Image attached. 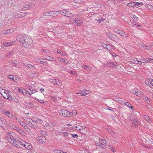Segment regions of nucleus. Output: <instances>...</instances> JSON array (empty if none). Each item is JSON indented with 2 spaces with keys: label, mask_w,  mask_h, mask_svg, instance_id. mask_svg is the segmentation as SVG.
<instances>
[{
  "label": "nucleus",
  "mask_w": 153,
  "mask_h": 153,
  "mask_svg": "<svg viewBox=\"0 0 153 153\" xmlns=\"http://www.w3.org/2000/svg\"><path fill=\"white\" fill-rule=\"evenodd\" d=\"M58 60L60 62H66V59L62 58H58Z\"/></svg>",
  "instance_id": "obj_53"
},
{
  "label": "nucleus",
  "mask_w": 153,
  "mask_h": 153,
  "mask_svg": "<svg viewBox=\"0 0 153 153\" xmlns=\"http://www.w3.org/2000/svg\"><path fill=\"white\" fill-rule=\"evenodd\" d=\"M153 82V79H148L146 80V84L150 87L151 88H153V84L152 82Z\"/></svg>",
  "instance_id": "obj_11"
},
{
  "label": "nucleus",
  "mask_w": 153,
  "mask_h": 153,
  "mask_svg": "<svg viewBox=\"0 0 153 153\" xmlns=\"http://www.w3.org/2000/svg\"><path fill=\"white\" fill-rule=\"evenodd\" d=\"M125 105L131 108L132 109L134 108L128 102H126Z\"/></svg>",
  "instance_id": "obj_51"
},
{
  "label": "nucleus",
  "mask_w": 153,
  "mask_h": 153,
  "mask_svg": "<svg viewBox=\"0 0 153 153\" xmlns=\"http://www.w3.org/2000/svg\"><path fill=\"white\" fill-rule=\"evenodd\" d=\"M53 153H64V152L61 150H54L53 151Z\"/></svg>",
  "instance_id": "obj_52"
},
{
  "label": "nucleus",
  "mask_w": 153,
  "mask_h": 153,
  "mask_svg": "<svg viewBox=\"0 0 153 153\" xmlns=\"http://www.w3.org/2000/svg\"><path fill=\"white\" fill-rule=\"evenodd\" d=\"M27 14L26 12H21L15 14L14 15L16 18H20L25 16Z\"/></svg>",
  "instance_id": "obj_13"
},
{
  "label": "nucleus",
  "mask_w": 153,
  "mask_h": 153,
  "mask_svg": "<svg viewBox=\"0 0 153 153\" xmlns=\"http://www.w3.org/2000/svg\"><path fill=\"white\" fill-rule=\"evenodd\" d=\"M65 15V16L68 17H71L73 16V14L72 13L69 11L66 10Z\"/></svg>",
  "instance_id": "obj_31"
},
{
  "label": "nucleus",
  "mask_w": 153,
  "mask_h": 153,
  "mask_svg": "<svg viewBox=\"0 0 153 153\" xmlns=\"http://www.w3.org/2000/svg\"><path fill=\"white\" fill-rule=\"evenodd\" d=\"M44 59L45 60L47 59L50 61H54V59L53 57L49 56H46L45 58Z\"/></svg>",
  "instance_id": "obj_32"
},
{
  "label": "nucleus",
  "mask_w": 153,
  "mask_h": 153,
  "mask_svg": "<svg viewBox=\"0 0 153 153\" xmlns=\"http://www.w3.org/2000/svg\"><path fill=\"white\" fill-rule=\"evenodd\" d=\"M33 88L32 87L27 86L25 88L24 91H25V93H27L28 94L31 95L32 94L35 93L34 91H33Z\"/></svg>",
  "instance_id": "obj_7"
},
{
  "label": "nucleus",
  "mask_w": 153,
  "mask_h": 153,
  "mask_svg": "<svg viewBox=\"0 0 153 153\" xmlns=\"http://www.w3.org/2000/svg\"><path fill=\"white\" fill-rule=\"evenodd\" d=\"M6 90L4 89H3L1 88H0V92L2 95L3 94H4V92H5Z\"/></svg>",
  "instance_id": "obj_55"
},
{
  "label": "nucleus",
  "mask_w": 153,
  "mask_h": 153,
  "mask_svg": "<svg viewBox=\"0 0 153 153\" xmlns=\"http://www.w3.org/2000/svg\"><path fill=\"white\" fill-rule=\"evenodd\" d=\"M135 2V6L136 7H140L143 5V1L138 2Z\"/></svg>",
  "instance_id": "obj_29"
},
{
  "label": "nucleus",
  "mask_w": 153,
  "mask_h": 153,
  "mask_svg": "<svg viewBox=\"0 0 153 153\" xmlns=\"http://www.w3.org/2000/svg\"><path fill=\"white\" fill-rule=\"evenodd\" d=\"M50 82L51 83H53L54 84H56L57 85H59L61 84V85H62V82L61 81L59 80L54 79H49Z\"/></svg>",
  "instance_id": "obj_14"
},
{
  "label": "nucleus",
  "mask_w": 153,
  "mask_h": 153,
  "mask_svg": "<svg viewBox=\"0 0 153 153\" xmlns=\"http://www.w3.org/2000/svg\"><path fill=\"white\" fill-rule=\"evenodd\" d=\"M142 97L143 99L145 100H148V101H147V102L148 103H149V101L150 102V101L148 100V97L146 96L142 95V97Z\"/></svg>",
  "instance_id": "obj_46"
},
{
  "label": "nucleus",
  "mask_w": 153,
  "mask_h": 153,
  "mask_svg": "<svg viewBox=\"0 0 153 153\" xmlns=\"http://www.w3.org/2000/svg\"><path fill=\"white\" fill-rule=\"evenodd\" d=\"M83 1L82 0H74V2L76 3H82Z\"/></svg>",
  "instance_id": "obj_49"
},
{
  "label": "nucleus",
  "mask_w": 153,
  "mask_h": 153,
  "mask_svg": "<svg viewBox=\"0 0 153 153\" xmlns=\"http://www.w3.org/2000/svg\"><path fill=\"white\" fill-rule=\"evenodd\" d=\"M90 93V91L89 90H83L82 91H79V93L82 96H85L88 94Z\"/></svg>",
  "instance_id": "obj_17"
},
{
  "label": "nucleus",
  "mask_w": 153,
  "mask_h": 153,
  "mask_svg": "<svg viewBox=\"0 0 153 153\" xmlns=\"http://www.w3.org/2000/svg\"><path fill=\"white\" fill-rule=\"evenodd\" d=\"M26 107L27 108L30 109L34 106L33 104V103L31 102H27L26 104Z\"/></svg>",
  "instance_id": "obj_22"
},
{
  "label": "nucleus",
  "mask_w": 153,
  "mask_h": 153,
  "mask_svg": "<svg viewBox=\"0 0 153 153\" xmlns=\"http://www.w3.org/2000/svg\"><path fill=\"white\" fill-rule=\"evenodd\" d=\"M105 19L103 17H100L98 19H96L95 21H97L99 23H101L102 22L105 21Z\"/></svg>",
  "instance_id": "obj_40"
},
{
  "label": "nucleus",
  "mask_w": 153,
  "mask_h": 153,
  "mask_svg": "<svg viewBox=\"0 0 153 153\" xmlns=\"http://www.w3.org/2000/svg\"><path fill=\"white\" fill-rule=\"evenodd\" d=\"M13 118L16 122H18L19 124L21 123L22 121L19 117L14 116V117Z\"/></svg>",
  "instance_id": "obj_26"
},
{
  "label": "nucleus",
  "mask_w": 153,
  "mask_h": 153,
  "mask_svg": "<svg viewBox=\"0 0 153 153\" xmlns=\"http://www.w3.org/2000/svg\"><path fill=\"white\" fill-rule=\"evenodd\" d=\"M58 13V11H52L49 12L50 16H57V13Z\"/></svg>",
  "instance_id": "obj_24"
},
{
  "label": "nucleus",
  "mask_w": 153,
  "mask_h": 153,
  "mask_svg": "<svg viewBox=\"0 0 153 153\" xmlns=\"http://www.w3.org/2000/svg\"><path fill=\"white\" fill-rule=\"evenodd\" d=\"M109 149L113 151V152H115V149L113 147L109 146Z\"/></svg>",
  "instance_id": "obj_59"
},
{
  "label": "nucleus",
  "mask_w": 153,
  "mask_h": 153,
  "mask_svg": "<svg viewBox=\"0 0 153 153\" xmlns=\"http://www.w3.org/2000/svg\"><path fill=\"white\" fill-rule=\"evenodd\" d=\"M28 68H30L31 70H34L35 68V67L31 65V64H30Z\"/></svg>",
  "instance_id": "obj_56"
},
{
  "label": "nucleus",
  "mask_w": 153,
  "mask_h": 153,
  "mask_svg": "<svg viewBox=\"0 0 153 153\" xmlns=\"http://www.w3.org/2000/svg\"><path fill=\"white\" fill-rule=\"evenodd\" d=\"M145 45L144 44L142 43H140L138 44L139 46H140V47H142L143 48H144Z\"/></svg>",
  "instance_id": "obj_62"
},
{
  "label": "nucleus",
  "mask_w": 153,
  "mask_h": 153,
  "mask_svg": "<svg viewBox=\"0 0 153 153\" xmlns=\"http://www.w3.org/2000/svg\"><path fill=\"white\" fill-rule=\"evenodd\" d=\"M119 35L122 36L124 38H126L128 37V34L123 31H121Z\"/></svg>",
  "instance_id": "obj_23"
},
{
  "label": "nucleus",
  "mask_w": 153,
  "mask_h": 153,
  "mask_svg": "<svg viewBox=\"0 0 153 153\" xmlns=\"http://www.w3.org/2000/svg\"><path fill=\"white\" fill-rule=\"evenodd\" d=\"M82 67L86 71L90 70L91 68L90 66L85 65L82 66Z\"/></svg>",
  "instance_id": "obj_35"
},
{
  "label": "nucleus",
  "mask_w": 153,
  "mask_h": 153,
  "mask_svg": "<svg viewBox=\"0 0 153 153\" xmlns=\"http://www.w3.org/2000/svg\"><path fill=\"white\" fill-rule=\"evenodd\" d=\"M59 114L62 117L69 116V111L65 110H62L58 111Z\"/></svg>",
  "instance_id": "obj_9"
},
{
  "label": "nucleus",
  "mask_w": 153,
  "mask_h": 153,
  "mask_svg": "<svg viewBox=\"0 0 153 153\" xmlns=\"http://www.w3.org/2000/svg\"><path fill=\"white\" fill-rule=\"evenodd\" d=\"M42 51L48 54H50L51 53V51H50L46 49H42Z\"/></svg>",
  "instance_id": "obj_42"
},
{
  "label": "nucleus",
  "mask_w": 153,
  "mask_h": 153,
  "mask_svg": "<svg viewBox=\"0 0 153 153\" xmlns=\"http://www.w3.org/2000/svg\"><path fill=\"white\" fill-rule=\"evenodd\" d=\"M15 135L13 132H9L7 133V139L10 143L13 140H15L14 136Z\"/></svg>",
  "instance_id": "obj_5"
},
{
  "label": "nucleus",
  "mask_w": 153,
  "mask_h": 153,
  "mask_svg": "<svg viewBox=\"0 0 153 153\" xmlns=\"http://www.w3.org/2000/svg\"><path fill=\"white\" fill-rule=\"evenodd\" d=\"M61 133L62 135L66 138H70L71 133L70 132H62Z\"/></svg>",
  "instance_id": "obj_20"
},
{
  "label": "nucleus",
  "mask_w": 153,
  "mask_h": 153,
  "mask_svg": "<svg viewBox=\"0 0 153 153\" xmlns=\"http://www.w3.org/2000/svg\"><path fill=\"white\" fill-rule=\"evenodd\" d=\"M2 114L7 116L10 118H13L14 117V115L10 112L4 110L1 111Z\"/></svg>",
  "instance_id": "obj_10"
},
{
  "label": "nucleus",
  "mask_w": 153,
  "mask_h": 153,
  "mask_svg": "<svg viewBox=\"0 0 153 153\" xmlns=\"http://www.w3.org/2000/svg\"><path fill=\"white\" fill-rule=\"evenodd\" d=\"M5 120L4 119L0 118V126L2 127L5 124Z\"/></svg>",
  "instance_id": "obj_37"
},
{
  "label": "nucleus",
  "mask_w": 153,
  "mask_h": 153,
  "mask_svg": "<svg viewBox=\"0 0 153 153\" xmlns=\"http://www.w3.org/2000/svg\"><path fill=\"white\" fill-rule=\"evenodd\" d=\"M45 60L44 59H37L35 60L36 62V63H41L42 64H43L45 62H43L42 61H41V60Z\"/></svg>",
  "instance_id": "obj_39"
},
{
  "label": "nucleus",
  "mask_w": 153,
  "mask_h": 153,
  "mask_svg": "<svg viewBox=\"0 0 153 153\" xmlns=\"http://www.w3.org/2000/svg\"><path fill=\"white\" fill-rule=\"evenodd\" d=\"M78 136L76 134H73L71 133V135H70V138L72 137L76 138L78 137Z\"/></svg>",
  "instance_id": "obj_48"
},
{
  "label": "nucleus",
  "mask_w": 153,
  "mask_h": 153,
  "mask_svg": "<svg viewBox=\"0 0 153 153\" xmlns=\"http://www.w3.org/2000/svg\"><path fill=\"white\" fill-rule=\"evenodd\" d=\"M13 65L16 68H19L20 67L19 63L17 61H15L13 63Z\"/></svg>",
  "instance_id": "obj_47"
},
{
  "label": "nucleus",
  "mask_w": 153,
  "mask_h": 153,
  "mask_svg": "<svg viewBox=\"0 0 153 153\" xmlns=\"http://www.w3.org/2000/svg\"><path fill=\"white\" fill-rule=\"evenodd\" d=\"M135 2H131L128 3L126 5L130 7H132L135 6Z\"/></svg>",
  "instance_id": "obj_30"
},
{
  "label": "nucleus",
  "mask_w": 153,
  "mask_h": 153,
  "mask_svg": "<svg viewBox=\"0 0 153 153\" xmlns=\"http://www.w3.org/2000/svg\"><path fill=\"white\" fill-rule=\"evenodd\" d=\"M135 95L139 97H141V93L140 91H137Z\"/></svg>",
  "instance_id": "obj_50"
},
{
  "label": "nucleus",
  "mask_w": 153,
  "mask_h": 153,
  "mask_svg": "<svg viewBox=\"0 0 153 153\" xmlns=\"http://www.w3.org/2000/svg\"><path fill=\"white\" fill-rule=\"evenodd\" d=\"M121 31H120L119 30L116 29L114 30V31L118 34H120V33Z\"/></svg>",
  "instance_id": "obj_64"
},
{
  "label": "nucleus",
  "mask_w": 153,
  "mask_h": 153,
  "mask_svg": "<svg viewBox=\"0 0 153 153\" xmlns=\"http://www.w3.org/2000/svg\"><path fill=\"white\" fill-rule=\"evenodd\" d=\"M16 42V41H12L8 42H4L3 43V46L5 47H7L10 46H12L15 44Z\"/></svg>",
  "instance_id": "obj_15"
},
{
  "label": "nucleus",
  "mask_w": 153,
  "mask_h": 153,
  "mask_svg": "<svg viewBox=\"0 0 153 153\" xmlns=\"http://www.w3.org/2000/svg\"><path fill=\"white\" fill-rule=\"evenodd\" d=\"M20 124L26 130V131H30V129L28 128L27 126L26 125V124L24 123H23L21 122V123H20Z\"/></svg>",
  "instance_id": "obj_28"
},
{
  "label": "nucleus",
  "mask_w": 153,
  "mask_h": 153,
  "mask_svg": "<svg viewBox=\"0 0 153 153\" xmlns=\"http://www.w3.org/2000/svg\"><path fill=\"white\" fill-rule=\"evenodd\" d=\"M37 140L41 143H43L46 141V140L45 137H40L37 138Z\"/></svg>",
  "instance_id": "obj_18"
},
{
  "label": "nucleus",
  "mask_w": 153,
  "mask_h": 153,
  "mask_svg": "<svg viewBox=\"0 0 153 153\" xmlns=\"http://www.w3.org/2000/svg\"><path fill=\"white\" fill-rule=\"evenodd\" d=\"M130 16L134 21H137L138 20V17H137L134 14H131Z\"/></svg>",
  "instance_id": "obj_36"
},
{
  "label": "nucleus",
  "mask_w": 153,
  "mask_h": 153,
  "mask_svg": "<svg viewBox=\"0 0 153 153\" xmlns=\"http://www.w3.org/2000/svg\"><path fill=\"white\" fill-rule=\"evenodd\" d=\"M23 140L21 141L16 140L15 139L13 140V142H11V144L13 145L16 147L21 148L23 146Z\"/></svg>",
  "instance_id": "obj_3"
},
{
  "label": "nucleus",
  "mask_w": 153,
  "mask_h": 153,
  "mask_svg": "<svg viewBox=\"0 0 153 153\" xmlns=\"http://www.w3.org/2000/svg\"><path fill=\"white\" fill-rule=\"evenodd\" d=\"M95 143L97 146H101L102 147L105 144L106 142L105 140L103 139L98 138L95 140Z\"/></svg>",
  "instance_id": "obj_4"
},
{
  "label": "nucleus",
  "mask_w": 153,
  "mask_h": 153,
  "mask_svg": "<svg viewBox=\"0 0 153 153\" xmlns=\"http://www.w3.org/2000/svg\"><path fill=\"white\" fill-rule=\"evenodd\" d=\"M107 66H110L113 68H115L117 66V63L110 62L108 63Z\"/></svg>",
  "instance_id": "obj_25"
},
{
  "label": "nucleus",
  "mask_w": 153,
  "mask_h": 153,
  "mask_svg": "<svg viewBox=\"0 0 153 153\" xmlns=\"http://www.w3.org/2000/svg\"><path fill=\"white\" fill-rule=\"evenodd\" d=\"M102 46L104 48H106L107 46H110V45L109 44L106 45L105 44H102Z\"/></svg>",
  "instance_id": "obj_61"
},
{
  "label": "nucleus",
  "mask_w": 153,
  "mask_h": 153,
  "mask_svg": "<svg viewBox=\"0 0 153 153\" xmlns=\"http://www.w3.org/2000/svg\"><path fill=\"white\" fill-rule=\"evenodd\" d=\"M106 35L112 40H113L114 38V35L112 33L107 32L106 33Z\"/></svg>",
  "instance_id": "obj_27"
},
{
  "label": "nucleus",
  "mask_w": 153,
  "mask_h": 153,
  "mask_svg": "<svg viewBox=\"0 0 153 153\" xmlns=\"http://www.w3.org/2000/svg\"><path fill=\"white\" fill-rule=\"evenodd\" d=\"M144 48L147 50H149L150 49V47L148 46H147L145 45Z\"/></svg>",
  "instance_id": "obj_63"
},
{
  "label": "nucleus",
  "mask_w": 153,
  "mask_h": 153,
  "mask_svg": "<svg viewBox=\"0 0 153 153\" xmlns=\"http://www.w3.org/2000/svg\"><path fill=\"white\" fill-rule=\"evenodd\" d=\"M55 52H56L57 53H59L61 55H65V53L59 50H57L56 51H55Z\"/></svg>",
  "instance_id": "obj_44"
},
{
  "label": "nucleus",
  "mask_w": 153,
  "mask_h": 153,
  "mask_svg": "<svg viewBox=\"0 0 153 153\" xmlns=\"http://www.w3.org/2000/svg\"><path fill=\"white\" fill-rule=\"evenodd\" d=\"M23 146L28 150L31 149L32 148V145L30 143L24 141H23Z\"/></svg>",
  "instance_id": "obj_16"
},
{
  "label": "nucleus",
  "mask_w": 153,
  "mask_h": 153,
  "mask_svg": "<svg viewBox=\"0 0 153 153\" xmlns=\"http://www.w3.org/2000/svg\"><path fill=\"white\" fill-rule=\"evenodd\" d=\"M108 131L113 136H115L116 134V133L114 132H113L109 128L108 129V128H107Z\"/></svg>",
  "instance_id": "obj_43"
},
{
  "label": "nucleus",
  "mask_w": 153,
  "mask_h": 153,
  "mask_svg": "<svg viewBox=\"0 0 153 153\" xmlns=\"http://www.w3.org/2000/svg\"><path fill=\"white\" fill-rule=\"evenodd\" d=\"M43 16H50L49 12H45L44 13H43Z\"/></svg>",
  "instance_id": "obj_54"
},
{
  "label": "nucleus",
  "mask_w": 153,
  "mask_h": 153,
  "mask_svg": "<svg viewBox=\"0 0 153 153\" xmlns=\"http://www.w3.org/2000/svg\"><path fill=\"white\" fill-rule=\"evenodd\" d=\"M69 116H74L76 115L77 114V113L76 110L73 111L72 112H69Z\"/></svg>",
  "instance_id": "obj_34"
},
{
  "label": "nucleus",
  "mask_w": 153,
  "mask_h": 153,
  "mask_svg": "<svg viewBox=\"0 0 153 153\" xmlns=\"http://www.w3.org/2000/svg\"><path fill=\"white\" fill-rule=\"evenodd\" d=\"M81 128V126L79 125H77L76 126H74L73 128H74L77 131L79 132L80 129Z\"/></svg>",
  "instance_id": "obj_41"
},
{
  "label": "nucleus",
  "mask_w": 153,
  "mask_h": 153,
  "mask_svg": "<svg viewBox=\"0 0 153 153\" xmlns=\"http://www.w3.org/2000/svg\"><path fill=\"white\" fill-rule=\"evenodd\" d=\"M71 21L72 24L75 25L79 26L83 23V21L81 19L71 20Z\"/></svg>",
  "instance_id": "obj_8"
},
{
  "label": "nucleus",
  "mask_w": 153,
  "mask_h": 153,
  "mask_svg": "<svg viewBox=\"0 0 153 153\" xmlns=\"http://www.w3.org/2000/svg\"><path fill=\"white\" fill-rule=\"evenodd\" d=\"M9 92V90H6L5 92H4V94H3L2 95L5 99H7L9 100H11L13 99L12 97L10 94Z\"/></svg>",
  "instance_id": "obj_6"
},
{
  "label": "nucleus",
  "mask_w": 153,
  "mask_h": 153,
  "mask_svg": "<svg viewBox=\"0 0 153 153\" xmlns=\"http://www.w3.org/2000/svg\"><path fill=\"white\" fill-rule=\"evenodd\" d=\"M9 78L10 79H12L13 81L16 82L18 80L16 77L14 76L10 75L9 76Z\"/></svg>",
  "instance_id": "obj_33"
},
{
  "label": "nucleus",
  "mask_w": 153,
  "mask_h": 153,
  "mask_svg": "<svg viewBox=\"0 0 153 153\" xmlns=\"http://www.w3.org/2000/svg\"><path fill=\"white\" fill-rule=\"evenodd\" d=\"M16 39L26 48H30L32 46L33 40L30 36L26 34H23L18 35L16 37Z\"/></svg>",
  "instance_id": "obj_1"
},
{
  "label": "nucleus",
  "mask_w": 153,
  "mask_h": 153,
  "mask_svg": "<svg viewBox=\"0 0 153 153\" xmlns=\"http://www.w3.org/2000/svg\"><path fill=\"white\" fill-rule=\"evenodd\" d=\"M133 123L135 126H137L138 125H140V122L137 119H134L133 121Z\"/></svg>",
  "instance_id": "obj_38"
},
{
  "label": "nucleus",
  "mask_w": 153,
  "mask_h": 153,
  "mask_svg": "<svg viewBox=\"0 0 153 153\" xmlns=\"http://www.w3.org/2000/svg\"><path fill=\"white\" fill-rule=\"evenodd\" d=\"M87 130L85 126H81V128L80 129L79 132L83 134H85L87 132Z\"/></svg>",
  "instance_id": "obj_19"
},
{
  "label": "nucleus",
  "mask_w": 153,
  "mask_h": 153,
  "mask_svg": "<svg viewBox=\"0 0 153 153\" xmlns=\"http://www.w3.org/2000/svg\"><path fill=\"white\" fill-rule=\"evenodd\" d=\"M144 118L145 120L148 122L150 120V118L147 115H145L144 116Z\"/></svg>",
  "instance_id": "obj_57"
},
{
  "label": "nucleus",
  "mask_w": 153,
  "mask_h": 153,
  "mask_svg": "<svg viewBox=\"0 0 153 153\" xmlns=\"http://www.w3.org/2000/svg\"><path fill=\"white\" fill-rule=\"evenodd\" d=\"M22 64H23V65H24L27 68L30 65V64H27V63H25V62L23 63Z\"/></svg>",
  "instance_id": "obj_60"
},
{
  "label": "nucleus",
  "mask_w": 153,
  "mask_h": 153,
  "mask_svg": "<svg viewBox=\"0 0 153 153\" xmlns=\"http://www.w3.org/2000/svg\"><path fill=\"white\" fill-rule=\"evenodd\" d=\"M26 120L29 126L31 127L34 128H38V126L35 120H33L29 118H27Z\"/></svg>",
  "instance_id": "obj_2"
},
{
  "label": "nucleus",
  "mask_w": 153,
  "mask_h": 153,
  "mask_svg": "<svg viewBox=\"0 0 153 153\" xmlns=\"http://www.w3.org/2000/svg\"><path fill=\"white\" fill-rule=\"evenodd\" d=\"M28 5L30 8L34 6L35 5V4L32 3H29Z\"/></svg>",
  "instance_id": "obj_58"
},
{
  "label": "nucleus",
  "mask_w": 153,
  "mask_h": 153,
  "mask_svg": "<svg viewBox=\"0 0 153 153\" xmlns=\"http://www.w3.org/2000/svg\"><path fill=\"white\" fill-rule=\"evenodd\" d=\"M14 32V30L13 29H10L9 30H5L2 32L3 34H6L8 33H10Z\"/></svg>",
  "instance_id": "obj_21"
},
{
  "label": "nucleus",
  "mask_w": 153,
  "mask_h": 153,
  "mask_svg": "<svg viewBox=\"0 0 153 153\" xmlns=\"http://www.w3.org/2000/svg\"><path fill=\"white\" fill-rule=\"evenodd\" d=\"M66 12V10H58V13L64 16H65V15Z\"/></svg>",
  "instance_id": "obj_45"
},
{
  "label": "nucleus",
  "mask_w": 153,
  "mask_h": 153,
  "mask_svg": "<svg viewBox=\"0 0 153 153\" xmlns=\"http://www.w3.org/2000/svg\"><path fill=\"white\" fill-rule=\"evenodd\" d=\"M35 120L36 121V123H39L43 126L47 125L48 124V123H47L45 121H42L38 117H35Z\"/></svg>",
  "instance_id": "obj_12"
}]
</instances>
